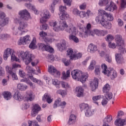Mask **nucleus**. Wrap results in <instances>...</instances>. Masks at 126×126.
Returning <instances> with one entry per match:
<instances>
[{
  "label": "nucleus",
  "instance_id": "f257e3e1",
  "mask_svg": "<svg viewBox=\"0 0 126 126\" xmlns=\"http://www.w3.org/2000/svg\"><path fill=\"white\" fill-rule=\"evenodd\" d=\"M71 75L73 79L77 80V81H80L82 83H84L86 81V79L88 78V76H89L87 73L82 74V71L77 69L72 71Z\"/></svg>",
  "mask_w": 126,
  "mask_h": 126
},
{
  "label": "nucleus",
  "instance_id": "f03ea898",
  "mask_svg": "<svg viewBox=\"0 0 126 126\" xmlns=\"http://www.w3.org/2000/svg\"><path fill=\"white\" fill-rule=\"evenodd\" d=\"M101 68L102 69V73H103L104 75H106L108 77H110V79L112 80L118 77L117 71L113 69V68L108 69V67L106 65V64H102Z\"/></svg>",
  "mask_w": 126,
  "mask_h": 126
},
{
  "label": "nucleus",
  "instance_id": "7ed1b4c3",
  "mask_svg": "<svg viewBox=\"0 0 126 126\" xmlns=\"http://www.w3.org/2000/svg\"><path fill=\"white\" fill-rule=\"evenodd\" d=\"M28 26V24L25 23H21L20 24L19 27L16 26L12 28V30L13 35H22L24 33L26 32L24 29Z\"/></svg>",
  "mask_w": 126,
  "mask_h": 126
},
{
  "label": "nucleus",
  "instance_id": "20e7f679",
  "mask_svg": "<svg viewBox=\"0 0 126 126\" xmlns=\"http://www.w3.org/2000/svg\"><path fill=\"white\" fill-rule=\"evenodd\" d=\"M20 55L23 61L27 65L29 64L35 59V56L33 54H29L28 52L22 51L20 52Z\"/></svg>",
  "mask_w": 126,
  "mask_h": 126
},
{
  "label": "nucleus",
  "instance_id": "39448f33",
  "mask_svg": "<svg viewBox=\"0 0 126 126\" xmlns=\"http://www.w3.org/2000/svg\"><path fill=\"white\" fill-rule=\"evenodd\" d=\"M115 40L117 46L119 47V52L121 54H125L126 53V49H125V45H124V40L123 37L121 35H117L115 36Z\"/></svg>",
  "mask_w": 126,
  "mask_h": 126
},
{
  "label": "nucleus",
  "instance_id": "423d86ee",
  "mask_svg": "<svg viewBox=\"0 0 126 126\" xmlns=\"http://www.w3.org/2000/svg\"><path fill=\"white\" fill-rule=\"evenodd\" d=\"M98 16L96 17V18H97L98 19H99L100 17H102L103 18L102 19H104V20H106V18L109 21H113V20H114V17H113V15L107 13L106 11L102 9L98 10Z\"/></svg>",
  "mask_w": 126,
  "mask_h": 126
},
{
  "label": "nucleus",
  "instance_id": "0eeeda50",
  "mask_svg": "<svg viewBox=\"0 0 126 126\" xmlns=\"http://www.w3.org/2000/svg\"><path fill=\"white\" fill-rule=\"evenodd\" d=\"M6 17V15L4 12L0 11V18L1 19L0 20V34L1 33V31H2V27L7 25L9 22V18Z\"/></svg>",
  "mask_w": 126,
  "mask_h": 126
},
{
  "label": "nucleus",
  "instance_id": "6e6552de",
  "mask_svg": "<svg viewBox=\"0 0 126 126\" xmlns=\"http://www.w3.org/2000/svg\"><path fill=\"white\" fill-rule=\"evenodd\" d=\"M103 17H100L99 18H95V21L97 23H100L103 27L106 28V29H111L112 28V24L111 23L107 22L106 20H104Z\"/></svg>",
  "mask_w": 126,
  "mask_h": 126
},
{
  "label": "nucleus",
  "instance_id": "1a4fd4ad",
  "mask_svg": "<svg viewBox=\"0 0 126 126\" xmlns=\"http://www.w3.org/2000/svg\"><path fill=\"white\" fill-rule=\"evenodd\" d=\"M67 56H68L70 60L75 61V60L80 59L82 57V54L81 53L75 54L73 52V50L70 48L67 51Z\"/></svg>",
  "mask_w": 126,
  "mask_h": 126
},
{
  "label": "nucleus",
  "instance_id": "9d476101",
  "mask_svg": "<svg viewBox=\"0 0 126 126\" xmlns=\"http://www.w3.org/2000/svg\"><path fill=\"white\" fill-rule=\"evenodd\" d=\"M18 14L20 16V19H22L23 20H26V21H27V20L31 18V17L30 16V14L26 9L20 11L18 13Z\"/></svg>",
  "mask_w": 126,
  "mask_h": 126
},
{
  "label": "nucleus",
  "instance_id": "9b49d317",
  "mask_svg": "<svg viewBox=\"0 0 126 126\" xmlns=\"http://www.w3.org/2000/svg\"><path fill=\"white\" fill-rule=\"evenodd\" d=\"M31 42V37L30 35H26L23 38L21 37L18 41V45H26V44H29Z\"/></svg>",
  "mask_w": 126,
  "mask_h": 126
},
{
  "label": "nucleus",
  "instance_id": "f8f14e48",
  "mask_svg": "<svg viewBox=\"0 0 126 126\" xmlns=\"http://www.w3.org/2000/svg\"><path fill=\"white\" fill-rule=\"evenodd\" d=\"M38 46L40 50L43 51H47L49 52V53H53L54 52V49L52 48L49 45H46L44 43H39Z\"/></svg>",
  "mask_w": 126,
  "mask_h": 126
},
{
  "label": "nucleus",
  "instance_id": "ddd939ff",
  "mask_svg": "<svg viewBox=\"0 0 126 126\" xmlns=\"http://www.w3.org/2000/svg\"><path fill=\"white\" fill-rule=\"evenodd\" d=\"M57 48L60 52H63L66 49V41L63 39L60 43L57 44Z\"/></svg>",
  "mask_w": 126,
  "mask_h": 126
},
{
  "label": "nucleus",
  "instance_id": "4468645a",
  "mask_svg": "<svg viewBox=\"0 0 126 126\" xmlns=\"http://www.w3.org/2000/svg\"><path fill=\"white\" fill-rule=\"evenodd\" d=\"M49 18H51V14H50V12H49L48 10H44L43 16L40 18V21L41 23H45V22L47 21V19H49Z\"/></svg>",
  "mask_w": 126,
  "mask_h": 126
},
{
  "label": "nucleus",
  "instance_id": "2eb2a0df",
  "mask_svg": "<svg viewBox=\"0 0 126 126\" xmlns=\"http://www.w3.org/2000/svg\"><path fill=\"white\" fill-rule=\"evenodd\" d=\"M41 111V107L39 106V104H35L32 107V110L31 115L32 117H36V115Z\"/></svg>",
  "mask_w": 126,
  "mask_h": 126
},
{
  "label": "nucleus",
  "instance_id": "dca6fc26",
  "mask_svg": "<svg viewBox=\"0 0 126 126\" xmlns=\"http://www.w3.org/2000/svg\"><path fill=\"white\" fill-rule=\"evenodd\" d=\"M90 85L92 91L96 90V88H97L99 85V79L94 78L91 82Z\"/></svg>",
  "mask_w": 126,
  "mask_h": 126
},
{
  "label": "nucleus",
  "instance_id": "f3484780",
  "mask_svg": "<svg viewBox=\"0 0 126 126\" xmlns=\"http://www.w3.org/2000/svg\"><path fill=\"white\" fill-rule=\"evenodd\" d=\"M26 99L27 102H31L34 100L35 95H34V93L31 91H29L26 92Z\"/></svg>",
  "mask_w": 126,
  "mask_h": 126
},
{
  "label": "nucleus",
  "instance_id": "a211bd4d",
  "mask_svg": "<svg viewBox=\"0 0 126 126\" xmlns=\"http://www.w3.org/2000/svg\"><path fill=\"white\" fill-rule=\"evenodd\" d=\"M48 72L52 73V74H56L57 77H59L61 75V72L57 70V69L52 65L49 66Z\"/></svg>",
  "mask_w": 126,
  "mask_h": 126
},
{
  "label": "nucleus",
  "instance_id": "6ab92c4d",
  "mask_svg": "<svg viewBox=\"0 0 126 126\" xmlns=\"http://www.w3.org/2000/svg\"><path fill=\"white\" fill-rule=\"evenodd\" d=\"M14 52V51L10 48H7L4 52L3 54V58L4 61H6L7 60V58L9 57L10 56H11L12 55L13 53Z\"/></svg>",
  "mask_w": 126,
  "mask_h": 126
},
{
  "label": "nucleus",
  "instance_id": "aec40b11",
  "mask_svg": "<svg viewBox=\"0 0 126 126\" xmlns=\"http://www.w3.org/2000/svg\"><path fill=\"white\" fill-rule=\"evenodd\" d=\"M66 105V102L65 101H63V102H62V100L60 98H58L56 99L54 103L53 107L54 108H57V107H60L65 106Z\"/></svg>",
  "mask_w": 126,
  "mask_h": 126
},
{
  "label": "nucleus",
  "instance_id": "412c9836",
  "mask_svg": "<svg viewBox=\"0 0 126 126\" xmlns=\"http://www.w3.org/2000/svg\"><path fill=\"white\" fill-rule=\"evenodd\" d=\"M80 37H82V38H85L86 36H94V35H95V32L94 31H92L91 30H88V31H86L84 32V33H82L81 32H80L79 33Z\"/></svg>",
  "mask_w": 126,
  "mask_h": 126
},
{
  "label": "nucleus",
  "instance_id": "4be33fe9",
  "mask_svg": "<svg viewBox=\"0 0 126 126\" xmlns=\"http://www.w3.org/2000/svg\"><path fill=\"white\" fill-rule=\"evenodd\" d=\"M58 28L59 29V31H63V30H64V29H65V30H66V29H67V28H68V26L66 24V22H65V21H61L60 25L58 27Z\"/></svg>",
  "mask_w": 126,
  "mask_h": 126
},
{
  "label": "nucleus",
  "instance_id": "5701e85b",
  "mask_svg": "<svg viewBox=\"0 0 126 126\" xmlns=\"http://www.w3.org/2000/svg\"><path fill=\"white\" fill-rule=\"evenodd\" d=\"M105 9L108 11H114V10L117 9V5L113 1H110V5L108 6H106Z\"/></svg>",
  "mask_w": 126,
  "mask_h": 126
},
{
  "label": "nucleus",
  "instance_id": "b1692460",
  "mask_svg": "<svg viewBox=\"0 0 126 126\" xmlns=\"http://www.w3.org/2000/svg\"><path fill=\"white\" fill-rule=\"evenodd\" d=\"M116 126H123L126 125V120L122 118H119L116 119L114 123Z\"/></svg>",
  "mask_w": 126,
  "mask_h": 126
},
{
  "label": "nucleus",
  "instance_id": "393cba45",
  "mask_svg": "<svg viewBox=\"0 0 126 126\" xmlns=\"http://www.w3.org/2000/svg\"><path fill=\"white\" fill-rule=\"evenodd\" d=\"M66 32L67 33H69V34H76V28L72 24H70L69 27H68V28L66 29Z\"/></svg>",
  "mask_w": 126,
  "mask_h": 126
},
{
  "label": "nucleus",
  "instance_id": "a878e982",
  "mask_svg": "<svg viewBox=\"0 0 126 126\" xmlns=\"http://www.w3.org/2000/svg\"><path fill=\"white\" fill-rule=\"evenodd\" d=\"M120 54H115V59L117 63H124V57H123V54L121 53Z\"/></svg>",
  "mask_w": 126,
  "mask_h": 126
},
{
  "label": "nucleus",
  "instance_id": "bb28decb",
  "mask_svg": "<svg viewBox=\"0 0 126 126\" xmlns=\"http://www.w3.org/2000/svg\"><path fill=\"white\" fill-rule=\"evenodd\" d=\"M39 36H40L41 38H43V39H44L46 43H48L49 42H51L52 41L51 39L49 38L48 37H46V36H47V33H46V32H43V31L40 32H39Z\"/></svg>",
  "mask_w": 126,
  "mask_h": 126
},
{
  "label": "nucleus",
  "instance_id": "cd10ccee",
  "mask_svg": "<svg viewBox=\"0 0 126 126\" xmlns=\"http://www.w3.org/2000/svg\"><path fill=\"white\" fill-rule=\"evenodd\" d=\"M14 99L15 100H18V101H22L24 99V96H22L20 93L16 92L13 95Z\"/></svg>",
  "mask_w": 126,
  "mask_h": 126
},
{
  "label": "nucleus",
  "instance_id": "c85d7f7f",
  "mask_svg": "<svg viewBox=\"0 0 126 126\" xmlns=\"http://www.w3.org/2000/svg\"><path fill=\"white\" fill-rule=\"evenodd\" d=\"M60 19L62 21H63V20H65L66 19H68L69 18V15L66 12H63L61 14H59Z\"/></svg>",
  "mask_w": 126,
  "mask_h": 126
},
{
  "label": "nucleus",
  "instance_id": "c756f323",
  "mask_svg": "<svg viewBox=\"0 0 126 126\" xmlns=\"http://www.w3.org/2000/svg\"><path fill=\"white\" fill-rule=\"evenodd\" d=\"M96 50L97 46L92 43L90 44L88 46V51L90 52V53H95Z\"/></svg>",
  "mask_w": 126,
  "mask_h": 126
},
{
  "label": "nucleus",
  "instance_id": "7c9ffc66",
  "mask_svg": "<svg viewBox=\"0 0 126 126\" xmlns=\"http://www.w3.org/2000/svg\"><path fill=\"white\" fill-rule=\"evenodd\" d=\"M84 90L81 87H78L76 88V92L77 97H82L83 96Z\"/></svg>",
  "mask_w": 126,
  "mask_h": 126
},
{
  "label": "nucleus",
  "instance_id": "2f4dec72",
  "mask_svg": "<svg viewBox=\"0 0 126 126\" xmlns=\"http://www.w3.org/2000/svg\"><path fill=\"white\" fill-rule=\"evenodd\" d=\"M49 25L51 26V27H53V30L55 31L56 32H59V28H58V27H57V22L56 21H51L49 22Z\"/></svg>",
  "mask_w": 126,
  "mask_h": 126
},
{
  "label": "nucleus",
  "instance_id": "473e14b6",
  "mask_svg": "<svg viewBox=\"0 0 126 126\" xmlns=\"http://www.w3.org/2000/svg\"><path fill=\"white\" fill-rule=\"evenodd\" d=\"M42 100L43 101H45V100H46V101L47 102V103H48V104H51V103L53 102V99H52V97H51L50 95L47 94H45L44 95L42 98Z\"/></svg>",
  "mask_w": 126,
  "mask_h": 126
},
{
  "label": "nucleus",
  "instance_id": "72a5a7b5",
  "mask_svg": "<svg viewBox=\"0 0 126 126\" xmlns=\"http://www.w3.org/2000/svg\"><path fill=\"white\" fill-rule=\"evenodd\" d=\"M75 121H76V116L73 114H72L70 116L69 120L68 121V125H73L75 123Z\"/></svg>",
  "mask_w": 126,
  "mask_h": 126
},
{
  "label": "nucleus",
  "instance_id": "f704fd0d",
  "mask_svg": "<svg viewBox=\"0 0 126 126\" xmlns=\"http://www.w3.org/2000/svg\"><path fill=\"white\" fill-rule=\"evenodd\" d=\"M102 96L101 95L94 96L93 97V101L94 104H95V105H97V106H99V102H98V100H100V99H102Z\"/></svg>",
  "mask_w": 126,
  "mask_h": 126
},
{
  "label": "nucleus",
  "instance_id": "c9c22d12",
  "mask_svg": "<svg viewBox=\"0 0 126 126\" xmlns=\"http://www.w3.org/2000/svg\"><path fill=\"white\" fill-rule=\"evenodd\" d=\"M17 88L21 91H25V90L28 88V86L23 84L19 83L17 85Z\"/></svg>",
  "mask_w": 126,
  "mask_h": 126
},
{
  "label": "nucleus",
  "instance_id": "e433bc0d",
  "mask_svg": "<svg viewBox=\"0 0 126 126\" xmlns=\"http://www.w3.org/2000/svg\"><path fill=\"white\" fill-rule=\"evenodd\" d=\"M95 65H96V61L95 60H92L88 68V70L89 71L93 70L95 68Z\"/></svg>",
  "mask_w": 126,
  "mask_h": 126
},
{
  "label": "nucleus",
  "instance_id": "4c0bfd02",
  "mask_svg": "<svg viewBox=\"0 0 126 126\" xmlns=\"http://www.w3.org/2000/svg\"><path fill=\"white\" fill-rule=\"evenodd\" d=\"M25 6L28 7V8H30V9H32L34 11L35 14H38V13H39L38 10H37V9H36V8H35L34 6L31 5V4L25 3Z\"/></svg>",
  "mask_w": 126,
  "mask_h": 126
},
{
  "label": "nucleus",
  "instance_id": "58836bf2",
  "mask_svg": "<svg viewBox=\"0 0 126 126\" xmlns=\"http://www.w3.org/2000/svg\"><path fill=\"white\" fill-rule=\"evenodd\" d=\"M94 113V110H93V109L89 107L86 110L85 115L86 117H91V116H92V115H93Z\"/></svg>",
  "mask_w": 126,
  "mask_h": 126
},
{
  "label": "nucleus",
  "instance_id": "ea45409f",
  "mask_svg": "<svg viewBox=\"0 0 126 126\" xmlns=\"http://www.w3.org/2000/svg\"><path fill=\"white\" fill-rule=\"evenodd\" d=\"M3 95L5 100H9L11 98L12 96L11 95V93L8 92H5L3 93Z\"/></svg>",
  "mask_w": 126,
  "mask_h": 126
},
{
  "label": "nucleus",
  "instance_id": "a19ab883",
  "mask_svg": "<svg viewBox=\"0 0 126 126\" xmlns=\"http://www.w3.org/2000/svg\"><path fill=\"white\" fill-rule=\"evenodd\" d=\"M30 78L31 80H32V82H34V83H37L40 85H42V84H43V83L40 80H38L37 79L34 78L33 76H30Z\"/></svg>",
  "mask_w": 126,
  "mask_h": 126
},
{
  "label": "nucleus",
  "instance_id": "79ce46f5",
  "mask_svg": "<svg viewBox=\"0 0 126 126\" xmlns=\"http://www.w3.org/2000/svg\"><path fill=\"white\" fill-rule=\"evenodd\" d=\"M24 20L22 19H19V17H16V18H14V22L16 24H19V26H20V23H27L26 22L23 21Z\"/></svg>",
  "mask_w": 126,
  "mask_h": 126
},
{
  "label": "nucleus",
  "instance_id": "37998d69",
  "mask_svg": "<svg viewBox=\"0 0 126 126\" xmlns=\"http://www.w3.org/2000/svg\"><path fill=\"white\" fill-rule=\"evenodd\" d=\"M59 2V0H53V3L51 4L50 7V10H51L52 13L55 12V5Z\"/></svg>",
  "mask_w": 126,
  "mask_h": 126
},
{
  "label": "nucleus",
  "instance_id": "c03bdc74",
  "mask_svg": "<svg viewBox=\"0 0 126 126\" xmlns=\"http://www.w3.org/2000/svg\"><path fill=\"white\" fill-rule=\"evenodd\" d=\"M113 120V118L111 115L107 116L103 120V124H107V123H110V122L112 121Z\"/></svg>",
  "mask_w": 126,
  "mask_h": 126
},
{
  "label": "nucleus",
  "instance_id": "a18cd8bd",
  "mask_svg": "<svg viewBox=\"0 0 126 126\" xmlns=\"http://www.w3.org/2000/svg\"><path fill=\"white\" fill-rule=\"evenodd\" d=\"M11 62H18V63L20 62L19 59H18V58L15 56V52H14V51L11 55Z\"/></svg>",
  "mask_w": 126,
  "mask_h": 126
},
{
  "label": "nucleus",
  "instance_id": "49530a36",
  "mask_svg": "<svg viewBox=\"0 0 126 126\" xmlns=\"http://www.w3.org/2000/svg\"><path fill=\"white\" fill-rule=\"evenodd\" d=\"M111 88L110 87V85L106 84L103 88V92L104 93H107L110 91Z\"/></svg>",
  "mask_w": 126,
  "mask_h": 126
},
{
  "label": "nucleus",
  "instance_id": "de8ad7c7",
  "mask_svg": "<svg viewBox=\"0 0 126 126\" xmlns=\"http://www.w3.org/2000/svg\"><path fill=\"white\" fill-rule=\"evenodd\" d=\"M63 79H65L66 78H67V77H69L70 76V70H67L66 73H65V72L63 71Z\"/></svg>",
  "mask_w": 126,
  "mask_h": 126
},
{
  "label": "nucleus",
  "instance_id": "09e8293b",
  "mask_svg": "<svg viewBox=\"0 0 126 126\" xmlns=\"http://www.w3.org/2000/svg\"><path fill=\"white\" fill-rule=\"evenodd\" d=\"M109 3L108 0H100L98 2L99 5L103 6L104 5H107Z\"/></svg>",
  "mask_w": 126,
  "mask_h": 126
},
{
  "label": "nucleus",
  "instance_id": "8fccbe9b",
  "mask_svg": "<svg viewBox=\"0 0 126 126\" xmlns=\"http://www.w3.org/2000/svg\"><path fill=\"white\" fill-rule=\"evenodd\" d=\"M35 42H36V38H33V40H32V42L29 45V47L31 49H33V50H34V49L36 48V44L35 43Z\"/></svg>",
  "mask_w": 126,
  "mask_h": 126
},
{
  "label": "nucleus",
  "instance_id": "3c124183",
  "mask_svg": "<svg viewBox=\"0 0 126 126\" xmlns=\"http://www.w3.org/2000/svg\"><path fill=\"white\" fill-rule=\"evenodd\" d=\"M69 40L74 41L75 43H78V42H79V39H78V38L73 35H70L69 36Z\"/></svg>",
  "mask_w": 126,
  "mask_h": 126
},
{
  "label": "nucleus",
  "instance_id": "603ef678",
  "mask_svg": "<svg viewBox=\"0 0 126 126\" xmlns=\"http://www.w3.org/2000/svg\"><path fill=\"white\" fill-rule=\"evenodd\" d=\"M52 82L54 85H55L57 88H60V81L58 79H53Z\"/></svg>",
  "mask_w": 126,
  "mask_h": 126
},
{
  "label": "nucleus",
  "instance_id": "864d4df0",
  "mask_svg": "<svg viewBox=\"0 0 126 126\" xmlns=\"http://www.w3.org/2000/svg\"><path fill=\"white\" fill-rule=\"evenodd\" d=\"M80 109L83 110H87L89 108V105L86 103H82L80 105Z\"/></svg>",
  "mask_w": 126,
  "mask_h": 126
},
{
  "label": "nucleus",
  "instance_id": "5fc2aeb1",
  "mask_svg": "<svg viewBox=\"0 0 126 126\" xmlns=\"http://www.w3.org/2000/svg\"><path fill=\"white\" fill-rule=\"evenodd\" d=\"M105 93L104 97L107 98L108 100H111L113 98V94L112 93L108 92Z\"/></svg>",
  "mask_w": 126,
  "mask_h": 126
},
{
  "label": "nucleus",
  "instance_id": "6e6d98bb",
  "mask_svg": "<svg viewBox=\"0 0 126 126\" xmlns=\"http://www.w3.org/2000/svg\"><path fill=\"white\" fill-rule=\"evenodd\" d=\"M62 63H63L64 65H65V66H67L68 65H69V63H70V61L65 59V58H63L62 60Z\"/></svg>",
  "mask_w": 126,
  "mask_h": 126
},
{
  "label": "nucleus",
  "instance_id": "4d7b16f0",
  "mask_svg": "<svg viewBox=\"0 0 126 126\" xmlns=\"http://www.w3.org/2000/svg\"><path fill=\"white\" fill-rule=\"evenodd\" d=\"M29 126H32V125L33 126H39V125L38 124V123L36 121H28Z\"/></svg>",
  "mask_w": 126,
  "mask_h": 126
},
{
  "label": "nucleus",
  "instance_id": "13d9d810",
  "mask_svg": "<svg viewBox=\"0 0 126 126\" xmlns=\"http://www.w3.org/2000/svg\"><path fill=\"white\" fill-rule=\"evenodd\" d=\"M9 37V35L7 34H0V40H6L7 38H8Z\"/></svg>",
  "mask_w": 126,
  "mask_h": 126
},
{
  "label": "nucleus",
  "instance_id": "bf43d9fd",
  "mask_svg": "<svg viewBox=\"0 0 126 126\" xmlns=\"http://www.w3.org/2000/svg\"><path fill=\"white\" fill-rule=\"evenodd\" d=\"M66 10V7L63 6H60L59 7V11L60 12V14L63 13V12H65Z\"/></svg>",
  "mask_w": 126,
  "mask_h": 126
},
{
  "label": "nucleus",
  "instance_id": "052dcab7",
  "mask_svg": "<svg viewBox=\"0 0 126 126\" xmlns=\"http://www.w3.org/2000/svg\"><path fill=\"white\" fill-rule=\"evenodd\" d=\"M57 94H60V95L63 96L66 94V92L63 90H58L57 91Z\"/></svg>",
  "mask_w": 126,
  "mask_h": 126
},
{
  "label": "nucleus",
  "instance_id": "680f3d73",
  "mask_svg": "<svg viewBox=\"0 0 126 126\" xmlns=\"http://www.w3.org/2000/svg\"><path fill=\"white\" fill-rule=\"evenodd\" d=\"M94 73L95 75H99V74H100V66H99L95 67Z\"/></svg>",
  "mask_w": 126,
  "mask_h": 126
},
{
  "label": "nucleus",
  "instance_id": "e2e57ef3",
  "mask_svg": "<svg viewBox=\"0 0 126 126\" xmlns=\"http://www.w3.org/2000/svg\"><path fill=\"white\" fill-rule=\"evenodd\" d=\"M61 84L63 88H69V85H68V83L66 82H61Z\"/></svg>",
  "mask_w": 126,
  "mask_h": 126
},
{
  "label": "nucleus",
  "instance_id": "0e129e2a",
  "mask_svg": "<svg viewBox=\"0 0 126 126\" xmlns=\"http://www.w3.org/2000/svg\"><path fill=\"white\" fill-rule=\"evenodd\" d=\"M114 36H113V35H112L111 34H108L106 36V41L107 42H111V41H113V40H114Z\"/></svg>",
  "mask_w": 126,
  "mask_h": 126
},
{
  "label": "nucleus",
  "instance_id": "69168bd1",
  "mask_svg": "<svg viewBox=\"0 0 126 126\" xmlns=\"http://www.w3.org/2000/svg\"><path fill=\"white\" fill-rule=\"evenodd\" d=\"M108 46L110 49H116V47H117V45L115 43H112L109 42L108 43Z\"/></svg>",
  "mask_w": 126,
  "mask_h": 126
},
{
  "label": "nucleus",
  "instance_id": "338daca9",
  "mask_svg": "<svg viewBox=\"0 0 126 126\" xmlns=\"http://www.w3.org/2000/svg\"><path fill=\"white\" fill-rule=\"evenodd\" d=\"M12 70H13V68H11V67H9V66H6V71H7V72H8V73H9L10 74L13 73Z\"/></svg>",
  "mask_w": 126,
  "mask_h": 126
},
{
  "label": "nucleus",
  "instance_id": "774afa93",
  "mask_svg": "<svg viewBox=\"0 0 126 126\" xmlns=\"http://www.w3.org/2000/svg\"><path fill=\"white\" fill-rule=\"evenodd\" d=\"M126 7V2L125 0H121V8H125Z\"/></svg>",
  "mask_w": 126,
  "mask_h": 126
}]
</instances>
